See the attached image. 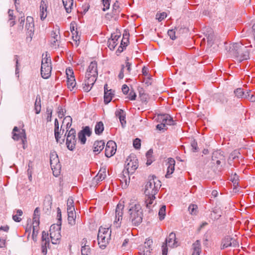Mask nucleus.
<instances>
[{"mask_svg": "<svg viewBox=\"0 0 255 255\" xmlns=\"http://www.w3.org/2000/svg\"><path fill=\"white\" fill-rule=\"evenodd\" d=\"M161 186V182L155 176L149 177L144 188V203L147 208L150 209L156 204L155 195Z\"/></svg>", "mask_w": 255, "mask_h": 255, "instance_id": "nucleus-1", "label": "nucleus"}, {"mask_svg": "<svg viewBox=\"0 0 255 255\" xmlns=\"http://www.w3.org/2000/svg\"><path fill=\"white\" fill-rule=\"evenodd\" d=\"M248 40L243 39L240 42L230 44L228 53L230 56L237 61L241 62L249 58V51L248 48L252 47V45H248Z\"/></svg>", "mask_w": 255, "mask_h": 255, "instance_id": "nucleus-2", "label": "nucleus"}, {"mask_svg": "<svg viewBox=\"0 0 255 255\" xmlns=\"http://www.w3.org/2000/svg\"><path fill=\"white\" fill-rule=\"evenodd\" d=\"M98 77L97 63L96 61H92L87 70L85 79L83 84V89L85 92L91 90L92 86L96 81Z\"/></svg>", "mask_w": 255, "mask_h": 255, "instance_id": "nucleus-3", "label": "nucleus"}, {"mask_svg": "<svg viewBox=\"0 0 255 255\" xmlns=\"http://www.w3.org/2000/svg\"><path fill=\"white\" fill-rule=\"evenodd\" d=\"M138 166V159L134 154L129 155L126 161L125 169L123 171V176L121 181H124L126 185L128 182H129L130 178L129 175L134 172Z\"/></svg>", "mask_w": 255, "mask_h": 255, "instance_id": "nucleus-4", "label": "nucleus"}, {"mask_svg": "<svg viewBox=\"0 0 255 255\" xmlns=\"http://www.w3.org/2000/svg\"><path fill=\"white\" fill-rule=\"evenodd\" d=\"M128 214L129 221L136 226L142 221L143 211L140 204L137 202L130 203L128 207Z\"/></svg>", "mask_w": 255, "mask_h": 255, "instance_id": "nucleus-5", "label": "nucleus"}, {"mask_svg": "<svg viewBox=\"0 0 255 255\" xmlns=\"http://www.w3.org/2000/svg\"><path fill=\"white\" fill-rule=\"evenodd\" d=\"M111 230L109 228L100 227L98 234V242L101 249H105L111 239Z\"/></svg>", "mask_w": 255, "mask_h": 255, "instance_id": "nucleus-6", "label": "nucleus"}, {"mask_svg": "<svg viewBox=\"0 0 255 255\" xmlns=\"http://www.w3.org/2000/svg\"><path fill=\"white\" fill-rule=\"evenodd\" d=\"M52 70L51 60L50 56H48V53L43 54L42 55L41 75L43 78L48 79L50 76Z\"/></svg>", "mask_w": 255, "mask_h": 255, "instance_id": "nucleus-7", "label": "nucleus"}, {"mask_svg": "<svg viewBox=\"0 0 255 255\" xmlns=\"http://www.w3.org/2000/svg\"><path fill=\"white\" fill-rule=\"evenodd\" d=\"M50 162L53 175L58 176L60 173L61 164L57 153L55 152L51 153Z\"/></svg>", "mask_w": 255, "mask_h": 255, "instance_id": "nucleus-8", "label": "nucleus"}, {"mask_svg": "<svg viewBox=\"0 0 255 255\" xmlns=\"http://www.w3.org/2000/svg\"><path fill=\"white\" fill-rule=\"evenodd\" d=\"M121 11V8L120 6V3L118 1H116L113 5L112 11L107 13L105 15V18L109 21H117Z\"/></svg>", "mask_w": 255, "mask_h": 255, "instance_id": "nucleus-9", "label": "nucleus"}, {"mask_svg": "<svg viewBox=\"0 0 255 255\" xmlns=\"http://www.w3.org/2000/svg\"><path fill=\"white\" fill-rule=\"evenodd\" d=\"M50 237L53 244H57L61 239L60 226L58 224H53L51 226L49 230Z\"/></svg>", "mask_w": 255, "mask_h": 255, "instance_id": "nucleus-10", "label": "nucleus"}, {"mask_svg": "<svg viewBox=\"0 0 255 255\" xmlns=\"http://www.w3.org/2000/svg\"><path fill=\"white\" fill-rule=\"evenodd\" d=\"M168 244L169 247L171 248H174L177 246V242L176 241L175 234L172 232L169 236L166 239L165 243L162 246V255H167L168 252V248L167 244Z\"/></svg>", "mask_w": 255, "mask_h": 255, "instance_id": "nucleus-11", "label": "nucleus"}, {"mask_svg": "<svg viewBox=\"0 0 255 255\" xmlns=\"http://www.w3.org/2000/svg\"><path fill=\"white\" fill-rule=\"evenodd\" d=\"M65 135H67L66 144L67 148L73 150L75 148L76 143V130L71 128L67 133H65Z\"/></svg>", "mask_w": 255, "mask_h": 255, "instance_id": "nucleus-12", "label": "nucleus"}, {"mask_svg": "<svg viewBox=\"0 0 255 255\" xmlns=\"http://www.w3.org/2000/svg\"><path fill=\"white\" fill-rule=\"evenodd\" d=\"M124 208V205L121 203L118 204L117 206L115 211L116 220L114 223V225L117 228L120 227L121 226V221L122 220L123 215Z\"/></svg>", "mask_w": 255, "mask_h": 255, "instance_id": "nucleus-13", "label": "nucleus"}, {"mask_svg": "<svg viewBox=\"0 0 255 255\" xmlns=\"http://www.w3.org/2000/svg\"><path fill=\"white\" fill-rule=\"evenodd\" d=\"M54 135L56 140L57 142L62 144L64 142V139L62 138L60 140V135H62L64 132V129L63 128L64 125H62L60 130H59V123L58 120L56 119L54 121Z\"/></svg>", "mask_w": 255, "mask_h": 255, "instance_id": "nucleus-14", "label": "nucleus"}, {"mask_svg": "<svg viewBox=\"0 0 255 255\" xmlns=\"http://www.w3.org/2000/svg\"><path fill=\"white\" fill-rule=\"evenodd\" d=\"M238 243L237 240L230 236L225 237L222 241L221 249H224L229 247H237Z\"/></svg>", "mask_w": 255, "mask_h": 255, "instance_id": "nucleus-15", "label": "nucleus"}, {"mask_svg": "<svg viewBox=\"0 0 255 255\" xmlns=\"http://www.w3.org/2000/svg\"><path fill=\"white\" fill-rule=\"evenodd\" d=\"M116 143L112 140L109 141L106 144L105 148V155L108 157L113 156L116 151Z\"/></svg>", "mask_w": 255, "mask_h": 255, "instance_id": "nucleus-16", "label": "nucleus"}, {"mask_svg": "<svg viewBox=\"0 0 255 255\" xmlns=\"http://www.w3.org/2000/svg\"><path fill=\"white\" fill-rule=\"evenodd\" d=\"M12 138L18 140L21 139L22 142L26 139V133L24 129L19 130L17 127H14L12 130Z\"/></svg>", "mask_w": 255, "mask_h": 255, "instance_id": "nucleus-17", "label": "nucleus"}, {"mask_svg": "<svg viewBox=\"0 0 255 255\" xmlns=\"http://www.w3.org/2000/svg\"><path fill=\"white\" fill-rule=\"evenodd\" d=\"M51 45L54 48H57L59 45L60 35L59 29L57 31L53 30L51 33Z\"/></svg>", "mask_w": 255, "mask_h": 255, "instance_id": "nucleus-18", "label": "nucleus"}, {"mask_svg": "<svg viewBox=\"0 0 255 255\" xmlns=\"http://www.w3.org/2000/svg\"><path fill=\"white\" fill-rule=\"evenodd\" d=\"M175 160L172 158H168L167 163V169L165 177L169 178L171 177V175L174 172L175 170Z\"/></svg>", "mask_w": 255, "mask_h": 255, "instance_id": "nucleus-19", "label": "nucleus"}, {"mask_svg": "<svg viewBox=\"0 0 255 255\" xmlns=\"http://www.w3.org/2000/svg\"><path fill=\"white\" fill-rule=\"evenodd\" d=\"M158 121L160 123L164 124L165 126L174 125V121L172 118L168 114L158 115Z\"/></svg>", "mask_w": 255, "mask_h": 255, "instance_id": "nucleus-20", "label": "nucleus"}, {"mask_svg": "<svg viewBox=\"0 0 255 255\" xmlns=\"http://www.w3.org/2000/svg\"><path fill=\"white\" fill-rule=\"evenodd\" d=\"M25 27L27 30V34L31 38L34 31V22L32 17H27Z\"/></svg>", "mask_w": 255, "mask_h": 255, "instance_id": "nucleus-21", "label": "nucleus"}, {"mask_svg": "<svg viewBox=\"0 0 255 255\" xmlns=\"http://www.w3.org/2000/svg\"><path fill=\"white\" fill-rule=\"evenodd\" d=\"M48 7L47 2L42 0L40 4V19L43 20L47 17Z\"/></svg>", "mask_w": 255, "mask_h": 255, "instance_id": "nucleus-22", "label": "nucleus"}, {"mask_svg": "<svg viewBox=\"0 0 255 255\" xmlns=\"http://www.w3.org/2000/svg\"><path fill=\"white\" fill-rule=\"evenodd\" d=\"M114 95L111 89L108 90V85L105 84L104 86V102L106 104L111 101Z\"/></svg>", "mask_w": 255, "mask_h": 255, "instance_id": "nucleus-23", "label": "nucleus"}, {"mask_svg": "<svg viewBox=\"0 0 255 255\" xmlns=\"http://www.w3.org/2000/svg\"><path fill=\"white\" fill-rule=\"evenodd\" d=\"M120 36L117 35L112 34L111 38L108 40V47L111 50H114L119 43L118 39Z\"/></svg>", "mask_w": 255, "mask_h": 255, "instance_id": "nucleus-24", "label": "nucleus"}, {"mask_svg": "<svg viewBox=\"0 0 255 255\" xmlns=\"http://www.w3.org/2000/svg\"><path fill=\"white\" fill-rule=\"evenodd\" d=\"M249 93L251 91H247L246 93L242 88H237L234 91V94L238 98H248L249 97Z\"/></svg>", "mask_w": 255, "mask_h": 255, "instance_id": "nucleus-25", "label": "nucleus"}, {"mask_svg": "<svg viewBox=\"0 0 255 255\" xmlns=\"http://www.w3.org/2000/svg\"><path fill=\"white\" fill-rule=\"evenodd\" d=\"M192 255H200L201 252V248L200 242L197 240L192 245Z\"/></svg>", "mask_w": 255, "mask_h": 255, "instance_id": "nucleus-26", "label": "nucleus"}, {"mask_svg": "<svg viewBox=\"0 0 255 255\" xmlns=\"http://www.w3.org/2000/svg\"><path fill=\"white\" fill-rule=\"evenodd\" d=\"M105 142L102 141H96L94 143V152L100 153L104 148Z\"/></svg>", "mask_w": 255, "mask_h": 255, "instance_id": "nucleus-27", "label": "nucleus"}, {"mask_svg": "<svg viewBox=\"0 0 255 255\" xmlns=\"http://www.w3.org/2000/svg\"><path fill=\"white\" fill-rule=\"evenodd\" d=\"M106 177V168L102 167L100 169L98 174L96 176L98 181H101L105 179Z\"/></svg>", "mask_w": 255, "mask_h": 255, "instance_id": "nucleus-28", "label": "nucleus"}, {"mask_svg": "<svg viewBox=\"0 0 255 255\" xmlns=\"http://www.w3.org/2000/svg\"><path fill=\"white\" fill-rule=\"evenodd\" d=\"M62 2L66 12H71L73 5V0H62Z\"/></svg>", "mask_w": 255, "mask_h": 255, "instance_id": "nucleus-29", "label": "nucleus"}, {"mask_svg": "<svg viewBox=\"0 0 255 255\" xmlns=\"http://www.w3.org/2000/svg\"><path fill=\"white\" fill-rule=\"evenodd\" d=\"M67 88L71 91L74 89L76 86L75 77H71L67 79Z\"/></svg>", "mask_w": 255, "mask_h": 255, "instance_id": "nucleus-30", "label": "nucleus"}, {"mask_svg": "<svg viewBox=\"0 0 255 255\" xmlns=\"http://www.w3.org/2000/svg\"><path fill=\"white\" fill-rule=\"evenodd\" d=\"M41 100L40 97L39 96H37L36 98V100L34 104V109L35 111V113L36 114H38L40 113L41 111Z\"/></svg>", "mask_w": 255, "mask_h": 255, "instance_id": "nucleus-31", "label": "nucleus"}, {"mask_svg": "<svg viewBox=\"0 0 255 255\" xmlns=\"http://www.w3.org/2000/svg\"><path fill=\"white\" fill-rule=\"evenodd\" d=\"M104 129V124L102 122H99L97 123L95 127V131L96 134H101Z\"/></svg>", "mask_w": 255, "mask_h": 255, "instance_id": "nucleus-32", "label": "nucleus"}, {"mask_svg": "<svg viewBox=\"0 0 255 255\" xmlns=\"http://www.w3.org/2000/svg\"><path fill=\"white\" fill-rule=\"evenodd\" d=\"M39 218H40V209L38 207L35 208L33 213V223H37L39 224Z\"/></svg>", "mask_w": 255, "mask_h": 255, "instance_id": "nucleus-33", "label": "nucleus"}, {"mask_svg": "<svg viewBox=\"0 0 255 255\" xmlns=\"http://www.w3.org/2000/svg\"><path fill=\"white\" fill-rule=\"evenodd\" d=\"M76 213H68V220L71 225H74L76 224Z\"/></svg>", "mask_w": 255, "mask_h": 255, "instance_id": "nucleus-34", "label": "nucleus"}, {"mask_svg": "<svg viewBox=\"0 0 255 255\" xmlns=\"http://www.w3.org/2000/svg\"><path fill=\"white\" fill-rule=\"evenodd\" d=\"M16 214L13 215L12 219L14 221L19 222L21 220L20 216H21L23 214L22 211L20 209L16 210Z\"/></svg>", "mask_w": 255, "mask_h": 255, "instance_id": "nucleus-35", "label": "nucleus"}, {"mask_svg": "<svg viewBox=\"0 0 255 255\" xmlns=\"http://www.w3.org/2000/svg\"><path fill=\"white\" fill-rule=\"evenodd\" d=\"M33 225V232L32 237L33 240H34L35 238H36L38 235V231H39V224H37L36 222L35 223H32Z\"/></svg>", "mask_w": 255, "mask_h": 255, "instance_id": "nucleus-36", "label": "nucleus"}, {"mask_svg": "<svg viewBox=\"0 0 255 255\" xmlns=\"http://www.w3.org/2000/svg\"><path fill=\"white\" fill-rule=\"evenodd\" d=\"M211 218L213 220H218L221 216L218 209H216L213 211L210 215Z\"/></svg>", "mask_w": 255, "mask_h": 255, "instance_id": "nucleus-37", "label": "nucleus"}, {"mask_svg": "<svg viewBox=\"0 0 255 255\" xmlns=\"http://www.w3.org/2000/svg\"><path fill=\"white\" fill-rule=\"evenodd\" d=\"M8 14L9 17V25L12 26L15 24L14 16H13V10L9 9L8 11Z\"/></svg>", "mask_w": 255, "mask_h": 255, "instance_id": "nucleus-38", "label": "nucleus"}, {"mask_svg": "<svg viewBox=\"0 0 255 255\" xmlns=\"http://www.w3.org/2000/svg\"><path fill=\"white\" fill-rule=\"evenodd\" d=\"M206 37L208 44L211 46L215 40V36L214 33L212 32V31H211V32L206 36Z\"/></svg>", "mask_w": 255, "mask_h": 255, "instance_id": "nucleus-39", "label": "nucleus"}, {"mask_svg": "<svg viewBox=\"0 0 255 255\" xmlns=\"http://www.w3.org/2000/svg\"><path fill=\"white\" fill-rule=\"evenodd\" d=\"M165 211H166V206L165 205H163L160 209L158 215L159 217V219L160 220H163L165 216Z\"/></svg>", "mask_w": 255, "mask_h": 255, "instance_id": "nucleus-40", "label": "nucleus"}, {"mask_svg": "<svg viewBox=\"0 0 255 255\" xmlns=\"http://www.w3.org/2000/svg\"><path fill=\"white\" fill-rule=\"evenodd\" d=\"M65 122H67L66 125V128L67 129V132H68V129L71 127V123H72V118L70 117H67L64 118V121L63 122L62 125H64V123Z\"/></svg>", "mask_w": 255, "mask_h": 255, "instance_id": "nucleus-41", "label": "nucleus"}, {"mask_svg": "<svg viewBox=\"0 0 255 255\" xmlns=\"http://www.w3.org/2000/svg\"><path fill=\"white\" fill-rule=\"evenodd\" d=\"M197 206L194 204L190 205L188 207V210L192 215H195L197 211Z\"/></svg>", "mask_w": 255, "mask_h": 255, "instance_id": "nucleus-42", "label": "nucleus"}, {"mask_svg": "<svg viewBox=\"0 0 255 255\" xmlns=\"http://www.w3.org/2000/svg\"><path fill=\"white\" fill-rule=\"evenodd\" d=\"M78 139L81 143L83 144H85L86 141V135L85 134L81 131H79L78 134Z\"/></svg>", "mask_w": 255, "mask_h": 255, "instance_id": "nucleus-43", "label": "nucleus"}, {"mask_svg": "<svg viewBox=\"0 0 255 255\" xmlns=\"http://www.w3.org/2000/svg\"><path fill=\"white\" fill-rule=\"evenodd\" d=\"M131 64L128 62V58H127V61L126 62V65H125L126 69V75H129L130 73V71L131 70Z\"/></svg>", "mask_w": 255, "mask_h": 255, "instance_id": "nucleus-44", "label": "nucleus"}, {"mask_svg": "<svg viewBox=\"0 0 255 255\" xmlns=\"http://www.w3.org/2000/svg\"><path fill=\"white\" fill-rule=\"evenodd\" d=\"M90 254V248L89 247L82 246L81 254L82 255H89Z\"/></svg>", "mask_w": 255, "mask_h": 255, "instance_id": "nucleus-45", "label": "nucleus"}, {"mask_svg": "<svg viewBox=\"0 0 255 255\" xmlns=\"http://www.w3.org/2000/svg\"><path fill=\"white\" fill-rule=\"evenodd\" d=\"M133 145L135 149H139L141 146L140 140L138 138H135L133 141Z\"/></svg>", "mask_w": 255, "mask_h": 255, "instance_id": "nucleus-46", "label": "nucleus"}, {"mask_svg": "<svg viewBox=\"0 0 255 255\" xmlns=\"http://www.w3.org/2000/svg\"><path fill=\"white\" fill-rule=\"evenodd\" d=\"M167 14L165 12H163L159 14L157 13L156 15V18L159 21H161L165 18H166Z\"/></svg>", "mask_w": 255, "mask_h": 255, "instance_id": "nucleus-47", "label": "nucleus"}, {"mask_svg": "<svg viewBox=\"0 0 255 255\" xmlns=\"http://www.w3.org/2000/svg\"><path fill=\"white\" fill-rule=\"evenodd\" d=\"M231 180L233 182V185L235 188H236L237 186H239V179L238 177L236 175V174H235L233 178L231 177Z\"/></svg>", "mask_w": 255, "mask_h": 255, "instance_id": "nucleus-48", "label": "nucleus"}, {"mask_svg": "<svg viewBox=\"0 0 255 255\" xmlns=\"http://www.w3.org/2000/svg\"><path fill=\"white\" fill-rule=\"evenodd\" d=\"M102 1L104 6L103 8V10L104 11H105L106 10L108 9L109 8L111 0H102Z\"/></svg>", "mask_w": 255, "mask_h": 255, "instance_id": "nucleus-49", "label": "nucleus"}, {"mask_svg": "<svg viewBox=\"0 0 255 255\" xmlns=\"http://www.w3.org/2000/svg\"><path fill=\"white\" fill-rule=\"evenodd\" d=\"M72 34V38L73 40L76 42L79 41L80 40V35H78V32L77 30V28H76V31L71 32Z\"/></svg>", "mask_w": 255, "mask_h": 255, "instance_id": "nucleus-50", "label": "nucleus"}, {"mask_svg": "<svg viewBox=\"0 0 255 255\" xmlns=\"http://www.w3.org/2000/svg\"><path fill=\"white\" fill-rule=\"evenodd\" d=\"M52 110L50 108H47L46 109V114H47V122H51V118H52Z\"/></svg>", "mask_w": 255, "mask_h": 255, "instance_id": "nucleus-51", "label": "nucleus"}, {"mask_svg": "<svg viewBox=\"0 0 255 255\" xmlns=\"http://www.w3.org/2000/svg\"><path fill=\"white\" fill-rule=\"evenodd\" d=\"M124 73H126V69L124 65H122L121 69L120 72L118 75V78L120 79H122L124 77Z\"/></svg>", "mask_w": 255, "mask_h": 255, "instance_id": "nucleus-52", "label": "nucleus"}, {"mask_svg": "<svg viewBox=\"0 0 255 255\" xmlns=\"http://www.w3.org/2000/svg\"><path fill=\"white\" fill-rule=\"evenodd\" d=\"M136 97V93L133 90L130 91L129 94L128 96V98L130 100H134Z\"/></svg>", "mask_w": 255, "mask_h": 255, "instance_id": "nucleus-53", "label": "nucleus"}, {"mask_svg": "<svg viewBox=\"0 0 255 255\" xmlns=\"http://www.w3.org/2000/svg\"><path fill=\"white\" fill-rule=\"evenodd\" d=\"M66 74L67 75V79L70 78L71 77H75L74 75V72L72 69H67L66 70Z\"/></svg>", "mask_w": 255, "mask_h": 255, "instance_id": "nucleus-54", "label": "nucleus"}, {"mask_svg": "<svg viewBox=\"0 0 255 255\" xmlns=\"http://www.w3.org/2000/svg\"><path fill=\"white\" fill-rule=\"evenodd\" d=\"M80 131L84 133L85 135H87L88 136H90L91 134V131L88 127H86L83 130H81Z\"/></svg>", "mask_w": 255, "mask_h": 255, "instance_id": "nucleus-55", "label": "nucleus"}, {"mask_svg": "<svg viewBox=\"0 0 255 255\" xmlns=\"http://www.w3.org/2000/svg\"><path fill=\"white\" fill-rule=\"evenodd\" d=\"M57 217L58 219V222L57 224L61 226V212L59 208H58L57 209Z\"/></svg>", "mask_w": 255, "mask_h": 255, "instance_id": "nucleus-56", "label": "nucleus"}, {"mask_svg": "<svg viewBox=\"0 0 255 255\" xmlns=\"http://www.w3.org/2000/svg\"><path fill=\"white\" fill-rule=\"evenodd\" d=\"M168 35L169 36L170 38L172 39V40H174L176 39V36H175V32L174 30L171 29V30H169L168 31Z\"/></svg>", "mask_w": 255, "mask_h": 255, "instance_id": "nucleus-57", "label": "nucleus"}, {"mask_svg": "<svg viewBox=\"0 0 255 255\" xmlns=\"http://www.w3.org/2000/svg\"><path fill=\"white\" fill-rule=\"evenodd\" d=\"M124 114H125V112L122 109L117 110L115 113L116 116L118 118H121L122 116Z\"/></svg>", "mask_w": 255, "mask_h": 255, "instance_id": "nucleus-58", "label": "nucleus"}, {"mask_svg": "<svg viewBox=\"0 0 255 255\" xmlns=\"http://www.w3.org/2000/svg\"><path fill=\"white\" fill-rule=\"evenodd\" d=\"M191 145L193 150V151H197L198 149V145L197 142L195 140H193L192 141Z\"/></svg>", "mask_w": 255, "mask_h": 255, "instance_id": "nucleus-59", "label": "nucleus"}, {"mask_svg": "<svg viewBox=\"0 0 255 255\" xmlns=\"http://www.w3.org/2000/svg\"><path fill=\"white\" fill-rule=\"evenodd\" d=\"M14 60L15 61L16 63V68H15V73L16 74H17L19 73V63H18V56L15 55L14 57Z\"/></svg>", "mask_w": 255, "mask_h": 255, "instance_id": "nucleus-60", "label": "nucleus"}, {"mask_svg": "<svg viewBox=\"0 0 255 255\" xmlns=\"http://www.w3.org/2000/svg\"><path fill=\"white\" fill-rule=\"evenodd\" d=\"M122 90L123 93L126 95L128 93V92L129 91V89L128 87L126 84H124L122 86Z\"/></svg>", "mask_w": 255, "mask_h": 255, "instance_id": "nucleus-61", "label": "nucleus"}, {"mask_svg": "<svg viewBox=\"0 0 255 255\" xmlns=\"http://www.w3.org/2000/svg\"><path fill=\"white\" fill-rule=\"evenodd\" d=\"M120 120V121L121 123V125L122 127H124L125 125L126 124V114L124 115H122L121 118H119Z\"/></svg>", "mask_w": 255, "mask_h": 255, "instance_id": "nucleus-62", "label": "nucleus"}, {"mask_svg": "<svg viewBox=\"0 0 255 255\" xmlns=\"http://www.w3.org/2000/svg\"><path fill=\"white\" fill-rule=\"evenodd\" d=\"M48 240H49L48 234L46 233L45 231H43L42 235V242Z\"/></svg>", "mask_w": 255, "mask_h": 255, "instance_id": "nucleus-63", "label": "nucleus"}, {"mask_svg": "<svg viewBox=\"0 0 255 255\" xmlns=\"http://www.w3.org/2000/svg\"><path fill=\"white\" fill-rule=\"evenodd\" d=\"M140 98L141 101H142V102H146L148 99V95L145 94H141L140 93Z\"/></svg>", "mask_w": 255, "mask_h": 255, "instance_id": "nucleus-64", "label": "nucleus"}]
</instances>
